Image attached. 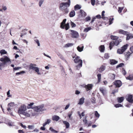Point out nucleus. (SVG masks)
Masks as SVG:
<instances>
[{"mask_svg": "<svg viewBox=\"0 0 133 133\" xmlns=\"http://www.w3.org/2000/svg\"><path fill=\"white\" fill-rule=\"evenodd\" d=\"M68 2H62L59 4V9L62 11H63L65 13L67 14L69 10L68 8L70 5L71 1L70 0H68Z\"/></svg>", "mask_w": 133, "mask_h": 133, "instance_id": "obj_1", "label": "nucleus"}, {"mask_svg": "<svg viewBox=\"0 0 133 133\" xmlns=\"http://www.w3.org/2000/svg\"><path fill=\"white\" fill-rule=\"evenodd\" d=\"M26 106L24 104H22L18 108V113L20 116H21L20 115H22L25 116L29 117L30 116V114L26 111Z\"/></svg>", "mask_w": 133, "mask_h": 133, "instance_id": "obj_2", "label": "nucleus"}, {"mask_svg": "<svg viewBox=\"0 0 133 133\" xmlns=\"http://www.w3.org/2000/svg\"><path fill=\"white\" fill-rule=\"evenodd\" d=\"M74 58H75L74 59V61L75 63H76L78 64V65H76V69L79 70L82 66V61L80 59V57L76 56V55L75 57H72Z\"/></svg>", "mask_w": 133, "mask_h": 133, "instance_id": "obj_3", "label": "nucleus"}, {"mask_svg": "<svg viewBox=\"0 0 133 133\" xmlns=\"http://www.w3.org/2000/svg\"><path fill=\"white\" fill-rule=\"evenodd\" d=\"M0 61L2 62L0 63V67L2 66L5 64L6 63H11V60L9 58L6 56L0 58Z\"/></svg>", "mask_w": 133, "mask_h": 133, "instance_id": "obj_4", "label": "nucleus"}, {"mask_svg": "<svg viewBox=\"0 0 133 133\" xmlns=\"http://www.w3.org/2000/svg\"><path fill=\"white\" fill-rule=\"evenodd\" d=\"M34 109L35 111L38 112H42L46 110L44 105L43 104L34 107Z\"/></svg>", "mask_w": 133, "mask_h": 133, "instance_id": "obj_5", "label": "nucleus"}, {"mask_svg": "<svg viewBox=\"0 0 133 133\" xmlns=\"http://www.w3.org/2000/svg\"><path fill=\"white\" fill-rule=\"evenodd\" d=\"M37 65L36 64H31L29 67L30 70H32L35 71L38 75H41L43 74V73H41L39 72V70L38 68L36 67Z\"/></svg>", "mask_w": 133, "mask_h": 133, "instance_id": "obj_6", "label": "nucleus"}, {"mask_svg": "<svg viewBox=\"0 0 133 133\" xmlns=\"http://www.w3.org/2000/svg\"><path fill=\"white\" fill-rule=\"evenodd\" d=\"M66 19H64L63 21L61 22V24L60 27L62 29H65L66 30H68L69 28V23H67L66 24H65Z\"/></svg>", "mask_w": 133, "mask_h": 133, "instance_id": "obj_7", "label": "nucleus"}, {"mask_svg": "<svg viewBox=\"0 0 133 133\" xmlns=\"http://www.w3.org/2000/svg\"><path fill=\"white\" fill-rule=\"evenodd\" d=\"M71 32V35L72 37L74 38H77L79 37V34L78 32L76 31L72 30H70Z\"/></svg>", "mask_w": 133, "mask_h": 133, "instance_id": "obj_8", "label": "nucleus"}, {"mask_svg": "<svg viewBox=\"0 0 133 133\" xmlns=\"http://www.w3.org/2000/svg\"><path fill=\"white\" fill-rule=\"evenodd\" d=\"M94 85L92 84H88L87 85H85L84 86L86 90L87 91H88L89 90H91L93 87Z\"/></svg>", "mask_w": 133, "mask_h": 133, "instance_id": "obj_9", "label": "nucleus"}, {"mask_svg": "<svg viewBox=\"0 0 133 133\" xmlns=\"http://www.w3.org/2000/svg\"><path fill=\"white\" fill-rule=\"evenodd\" d=\"M127 100L129 103H132L133 102V96L131 95H128L126 96Z\"/></svg>", "mask_w": 133, "mask_h": 133, "instance_id": "obj_10", "label": "nucleus"}, {"mask_svg": "<svg viewBox=\"0 0 133 133\" xmlns=\"http://www.w3.org/2000/svg\"><path fill=\"white\" fill-rule=\"evenodd\" d=\"M16 105V104H15V103L14 102H11L10 103H9L8 105V108L7 109L8 111L9 112H10V110H11L10 107H13L15 106Z\"/></svg>", "mask_w": 133, "mask_h": 133, "instance_id": "obj_11", "label": "nucleus"}, {"mask_svg": "<svg viewBox=\"0 0 133 133\" xmlns=\"http://www.w3.org/2000/svg\"><path fill=\"white\" fill-rule=\"evenodd\" d=\"M116 87H119L122 85V82L120 80H117L114 82Z\"/></svg>", "mask_w": 133, "mask_h": 133, "instance_id": "obj_12", "label": "nucleus"}, {"mask_svg": "<svg viewBox=\"0 0 133 133\" xmlns=\"http://www.w3.org/2000/svg\"><path fill=\"white\" fill-rule=\"evenodd\" d=\"M126 35H127L126 39L127 40H128L133 38V35L129 34L128 32H127V34Z\"/></svg>", "mask_w": 133, "mask_h": 133, "instance_id": "obj_13", "label": "nucleus"}, {"mask_svg": "<svg viewBox=\"0 0 133 133\" xmlns=\"http://www.w3.org/2000/svg\"><path fill=\"white\" fill-rule=\"evenodd\" d=\"M60 119L59 117L57 115H54L52 116V119L53 121H58Z\"/></svg>", "mask_w": 133, "mask_h": 133, "instance_id": "obj_14", "label": "nucleus"}, {"mask_svg": "<svg viewBox=\"0 0 133 133\" xmlns=\"http://www.w3.org/2000/svg\"><path fill=\"white\" fill-rule=\"evenodd\" d=\"M63 123L66 126V128H69L70 126V124L69 123L66 121H63Z\"/></svg>", "mask_w": 133, "mask_h": 133, "instance_id": "obj_15", "label": "nucleus"}, {"mask_svg": "<svg viewBox=\"0 0 133 133\" xmlns=\"http://www.w3.org/2000/svg\"><path fill=\"white\" fill-rule=\"evenodd\" d=\"M118 32L119 34H122L124 35H126L128 32L127 31H125L121 29L119 30Z\"/></svg>", "mask_w": 133, "mask_h": 133, "instance_id": "obj_16", "label": "nucleus"}, {"mask_svg": "<svg viewBox=\"0 0 133 133\" xmlns=\"http://www.w3.org/2000/svg\"><path fill=\"white\" fill-rule=\"evenodd\" d=\"M99 90L103 95H105L106 93V90L102 88H99Z\"/></svg>", "mask_w": 133, "mask_h": 133, "instance_id": "obj_17", "label": "nucleus"}, {"mask_svg": "<svg viewBox=\"0 0 133 133\" xmlns=\"http://www.w3.org/2000/svg\"><path fill=\"white\" fill-rule=\"evenodd\" d=\"M128 45H129L128 44H126V45L123 46L121 48L122 50L124 52L127 48V47Z\"/></svg>", "mask_w": 133, "mask_h": 133, "instance_id": "obj_18", "label": "nucleus"}, {"mask_svg": "<svg viewBox=\"0 0 133 133\" xmlns=\"http://www.w3.org/2000/svg\"><path fill=\"white\" fill-rule=\"evenodd\" d=\"M80 13L81 15L83 17H84L87 15L86 13L83 10H80Z\"/></svg>", "mask_w": 133, "mask_h": 133, "instance_id": "obj_19", "label": "nucleus"}, {"mask_svg": "<svg viewBox=\"0 0 133 133\" xmlns=\"http://www.w3.org/2000/svg\"><path fill=\"white\" fill-rule=\"evenodd\" d=\"M117 63L118 61L114 59L110 60V64L111 65H114L117 64Z\"/></svg>", "mask_w": 133, "mask_h": 133, "instance_id": "obj_20", "label": "nucleus"}, {"mask_svg": "<svg viewBox=\"0 0 133 133\" xmlns=\"http://www.w3.org/2000/svg\"><path fill=\"white\" fill-rule=\"evenodd\" d=\"M84 97H82L79 99L78 104L79 105H82L84 103Z\"/></svg>", "mask_w": 133, "mask_h": 133, "instance_id": "obj_21", "label": "nucleus"}, {"mask_svg": "<svg viewBox=\"0 0 133 133\" xmlns=\"http://www.w3.org/2000/svg\"><path fill=\"white\" fill-rule=\"evenodd\" d=\"M118 102L119 103H121L123 101L124 98L123 97H118L117 99Z\"/></svg>", "mask_w": 133, "mask_h": 133, "instance_id": "obj_22", "label": "nucleus"}, {"mask_svg": "<svg viewBox=\"0 0 133 133\" xmlns=\"http://www.w3.org/2000/svg\"><path fill=\"white\" fill-rule=\"evenodd\" d=\"M51 121V120L50 119H47L46 122L43 124V126L44 127H45L46 124H49L50 122Z\"/></svg>", "mask_w": 133, "mask_h": 133, "instance_id": "obj_23", "label": "nucleus"}, {"mask_svg": "<svg viewBox=\"0 0 133 133\" xmlns=\"http://www.w3.org/2000/svg\"><path fill=\"white\" fill-rule=\"evenodd\" d=\"M99 50L101 52H103L105 50V47L104 45H101L99 47Z\"/></svg>", "mask_w": 133, "mask_h": 133, "instance_id": "obj_24", "label": "nucleus"}, {"mask_svg": "<svg viewBox=\"0 0 133 133\" xmlns=\"http://www.w3.org/2000/svg\"><path fill=\"white\" fill-rule=\"evenodd\" d=\"M112 41L113 42H114V44L115 46H117L119 43V42L118 40H112Z\"/></svg>", "mask_w": 133, "mask_h": 133, "instance_id": "obj_25", "label": "nucleus"}, {"mask_svg": "<svg viewBox=\"0 0 133 133\" xmlns=\"http://www.w3.org/2000/svg\"><path fill=\"white\" fill-rule=\"evenodd\" d=\"M34 104V103H30V104H28V106L27 107V108L28 109L31 108L34 109V108H33L32 106Z\"/></svg>", "mask_w": 133, "mask_h": 133, "instance_id": "obj_26", "label": "nucleus"}, {"mask_svg": "<svg viewBox=\"0 0 133 133\" xmlns=\"http://www.w3.org/2000/svg\"><path fill=\"white\" fill-rule=\"evenodd\" d=\"M105 69V66L102 65L101 66L99 69L98 71L100 72H101L104 70Z\"/></svg>", "mask_w": 133, "mask_h": 133, "instance_id": "obj_27", "label": "nucleus"}, {"mask_svg": "<svg viewBox=\"0 0 133 133\" xmlns=\"http://www.w3.org/2000/svg\"><path fill=\"white\" fill-rule=\"evenodd\" d=\"M70 17H72L75 16V12L74 10L71 11L70 13Z\"/></svg>", "mask_w": 133, "mask_h": 133, "instance_id": "obj_28", "label": "nucleus"}, {"mask_svg": "<svg viewBox=\"0 0 133 133\" xmlns=\"http://www.w3.org/2000/svg\"><path fill=\"white\" fill-rule=\"evenodd\" d=\"M0 53L1 55H2L3 54H6L7 52L5 50L2 49L0 50Z\"/></svg>", "mask_w": 133, "mask_h": 133, "instance_id": "obj_29", "label": "nucleus"}, {"mask_svg": "<svg viewBox=\"0 0 133 133\" xmlns=\"http://www.w3.org/2000/svg\"><path fill=\"white\" fill-rule=\"evenodd\" d=\"M83 46H82L81 47H80L79 46H78L77 47V49L79 51L81 52L83 50Z\"/></svg>", "mask_w": 133, "mask_h": 133, "instance_id": "obj_30", "label": "nucleus"}, {"mask_svg": "<svg viewBox=\"0 0 133 133\" xmlns=\"http://www.w3.org/2000/svg\"><path fill=\"white\" fill-rule=\"evenodd\" d=\"M124 52L121 49H118L117 50V53L119 54H122Z\"/></svg>", "mask_w": 133, "mask_h": 133, "instance_id": "obj_31", "label": "nucleus"}, {"mask_svg": "<svg viewBox=\"0 0 133 133\" xmlns=\"http://www.w3.org/2000/svg\"><path fill=\"white\" fill-rule=\"evenodd\" d=\"M91 27H88L85 28L84 30V31L85 32H87L91 30Z\"/></svg>", "mask_w": 133, "mask_h": 133, "instance_id": "obj_32", "label": "nucleus"}, {"mask_svg": "<svg viewBox=\"0 0 133 133\" xmlns=\"http://www.w3.org/2000/svg\"><path fill=\"white\" fill-rule=\"evenodd\" d=\"M74 45V44L73 43H68L67 44H66L65 46L64 47H70Z\"/></svg>", "mask_w": 133, "mask_h": 133, "instance_id": "obj_33", "label": "nucleus"}, {"mask_svg": "<svg viewBox=\"0 0 133 133\" xmlns=\"http://www.w3.org/2000/svg\"><path fill=\"white\" fill-rule=\"evenodd\" d=\"M75 10H77L81 8V7L78 5L77 4L74 7Z\"/></svg>", "mask_w": 133, "mask_h": 133, "instance_id": "obj_34", "label": "nucleus"}, {"mask_svg": "<svg viewBox=\"0 0 133 133\" xmlns=\"http://www.w3.org/2000/svg\"><path fill=\"white\" fill-rule=\"evenodd\" d=\"M126 79L130 80L133 79V75H130L128 77H126Z\"/></svg>", "mask_w": 133, "mask_h": 133, "instance_id": "obj_35", "label": "nucleus"}, {"mask_svg": "<svg viewBox=\"0 0 133 133\" xmlns=\"http://www.w3.org/2000/svg\"><path fill=\"white\" fill-rule=\"evenodd\" d=\"M111 38L113 40H118L117 39L118 38V37L114 36H111Z\"/></svg>", "mask_w": 133, "mask_h": 133, "instance_id": "obj_36", "label": "nucleus"}, {"mask_svg": "<svg viewBox=\"0 0 133 133\" xmlns=\"http://www.w3.org/2000/svg\"><path fill=\"white\" fill-rule=\"evenodd\" d=\"M114 42H113L112 41L110 44L109 48L110 50L111 49L112 47L114 46V45H115L114 44Z\"/></svg>", "mask_w": 133, "mask_h": 133, "instance_id": "obj_37", "label": "nucleus"}, {"mask_svg": "<svg viewBox=\"0 0 133 133\" xmlns=\"http://www.w3.org/2000/svg\"><path fill=\"white\" fill-rule=\"evenodd\" d=\"M97 76L98 77V82H99L101 81V75L100 74H98L97 75Z\"/></svg>", "mask_w": 133, "mask_h": 133, "instance_id": "obj_38", "label": "nucleus"}, {"mask_svg": "<svg viewBox=\"0 0 133 133\" xmlns=\"http://www.w3.org/2000/svg\"><path fill=\"white\" fill-rule=\"evenodd\" d=\"M95 115L96 117L97 118H98L99 117L100 115L97 111H95Z\"/></svg>", "mask_w": 133, "mask_h": 133, "instance_id": "obj_39", "label": "nucleus"}, {"mask_svg": "<svg viewBox=\"0 0 133 133\" xmlns=\"http://www.w3.org/2000/svg\"><path fill=\"white\" fill-rule=\"evenodd\" d=\"M124 8L123 7H119L118 8V12L119 13H121L122 12V11Z\"/></svg>", "mask_w": 133, "mask_h": 133, "instance_id": "obj_40", "label": "nucleus"}, {"mask_svg": "<svg viewBox=\"0 0 133 133\" xmlns=\"http://www.w3.org/2000/svg\"><path fill=\"white\" fill-rule=\"evenodd\" d=\"M109 57V56L108 54L105 53V54L104 58L106 59H108Z\"/></svg>", "mask_w": 133, "mask_h": 133, "instance_id": "obj_41", "label": "nucleus"}, {"mask_svg": "<svg viewBox=\"0 0 133 133\" xmlns=\"http://www.w3.org/2000/svg\"><path fill=\"white\" fill-rule=\"evenodd\" d=\"M25 72V71H22L20 72H18L16 73V75H20L21 74L24 73Z\"/></svg>", "mask_w": 133, "mask_h": 133, "instance_id": "obj_42", "label": "nucleus"}, {"mask_svg": "<svg viewBox=\"0 0 133 133\" xmlns=\"http://www.w3.org/2000/svg\"><path fill=\"white\" fill-rule=\"evenodd\" d=\"M49 130H50L52 132L55 133H57L58 131L50 127L49 128Z\"/></svg>", "mask_w": 133, "mask_h": 133, "instance_id": "obj_43", "label": "nucleus"}, {"mask_svg": "<svg viewBox=\"0 0 133 133\" xmlns=\"http://www.w3.org/2000/svg\"><path fill=\"white\" fill-rule=\"evenodd\" d=\"M34 41L36 42V43L37 44L38 46H40V44L39 42V41L37 39H34Z\"/></svg>", "mask_w": 133, "mask_h": 133, "instance_id": "obj_44", "label": "nucleus"}, {"mask_svg": "<svg viewBox=\"0 0 133 133\" xmlns=\"http://www.w3.org/2000/svg\"><path fill=\"white\" fill-rule=\"evenodd\" d=\"M115 107L116 108H118L120 107H122L123 105L121 104H115Z\"/></svg>", "mask_w": 133, "mask_h": 133, "instance_id": "obj_45", "label": "nucleus"}, {"mask_svg": "<svg viewBox=\"0 0 133 133\" xmlns=\"http://www.w3.org/2000/svg\"><path fill=\"white\" fill-rule=\"evenodd\" d=\"M44 2V0H39V5L40 7H41L42 4Z\"/></svg>", "mask_w": 133, "mask_h": 133, "instance_id": "obj_46", "label": "nucleus"}, {"mask_svg": "<svg viewBox=\"0 0 133 133\" xmlns=\"http://www.w3.org/2000/svg\"><path fill=\"white\" fill-rule=\"evenodd\" d=\"M10 90H9L7 92V95L8 97H11L12 95H10Z\"/></svg>", "mask_w": 133, "mask_h": 133, "instance_id": "obj_47", "label": "nucleus"}, {"mask_svg": "<svg viewBox=\"0 0 133 133\" xmlns=\"http://www.w3.org/2000/svg\"><path fill=\"white\" fill-rule=\"evenodd\" d=\"M113 20H114V18H113L112 19L110 18L109 19V25L111 24H112V23H113L112 21H113Z\"/></svg>", "mask_w": 133, "mask_h": 133, "instance_id": "obj_48", "label": "nucleus"}, {"mask_svg": "<svg viewBox=\"0 0 133 133\" xmlns=\"http://www.w3.org/2000/svg\"><path fill=\"white\" fill-rule=\"evenodd\" d=\"M124 64L123 63H121L117 65L116 66V68H118L119 67H122L124 65Z\"/></svg>", "mask_w": 133, "mask_h": 133, "instance_id": "obj_49", "label": "nucleus"}, {"mask_svg": "<svg viewBox=\"0 0 133 133\" xmlns=\"http://www.w3.org/2000/svg\"><path fill=\"white\" fill-rule=\"evenodd\" d=\"M71 25L72 27H74L76 26V24L72 22H71Z\"/></svg>", "mask_w": 133, "mask_h": 133, "instance_id": "obj_50", "label": "nucleus"}, {"mask_svg": "<svg viewBox=\"0 0 133 133\" xmlns=\"http://www.w3.org/2000/svg\"><path fill=\"white\" fill-rule=\"evenodd\" d=\"M131 54V53L130 52H127L125 54V56L127 57L128 58L130 56Z\"/></svg>", "mask_w": 133, "mask_h": 133, "instance_id": "obj_51", "label": "nucleus"}, {"mask_svg": "<svg viewBox=\"0 0 133 133\" xmlns=\"http://www.w3.org/2000/svg\"><path fill=\"white\" fill-rule=\"evenodd\" d=\"M96 99L94 97H93L91 99V101L93 103H95Z\"/></svg>", "mask_w": 133, "mask_h": 133, "instance_id": "obj_52", "label": "nucleus"}, {"mask_svg": "<svg viewBox=\"0 0 133 133\" xmlns=\"http://www.w3.org/2000/svg\"><path fill=\"white\" fill-rule=\"evenodd\" d=\"M90 19L91 18L89 16H88L85 18V20L86 22H87L89 21L90 20Z\"/></svg>", "mask_w": 133, "mask_h": 133, "instance_id": "obj_53", "label": "nucleus"}, {"mask_svg": "<svg viewBox=\"0 0 133 133\" xmlns=\"http://www.w3.org/2000/svg\"><path fill=\"white\" fill-rule=\"evenodd\" d=\"M7 124L9 126L14 125V123L11 122H8L7 123Z\"/></svg>", "mask_w": 133, "mask_h": 133, "instance_id": "obj_54", "label": "nucleus"}, {"mask_svg": "<svg viewBox=\"0 0 133 133\" xmlns=\"http://www.w3.org/2000/svg\"><path fill=\"white\" fill-rule=\"evenodd\" d=\"M83 121L84 123L86 125L87 124V120L86 119V118L84 119L83 120Z\"/></svg>", "mask_w": 133, "mask_h": 133, "instance_id": "obj_55", "label": "nucleus"}, {"mask_svg": "<svg viewBox=\"0 0 133 133\" xmlns=\"http://www.w3.org/2000/svg\"><path fill=\"white\" fill-rule=\"evenodd\" d=\"M111 78L112 79H114L115 78V74H112L111 75Z\"/></svg>", "mask_w": 133, "mask_h": 133, "instance_id": "obj_56", "label": "nucleus"}, {"mask_svg": "<svg viewBox=\"0 0 133 133\" xmlns=\"http://www.w3.org/2000/svg\"><path fill=\"white\" fill-rule=\"evenodd\" d=\"M92 5L94 6L95 5V0H91Z\"/></svg>", "mask_w": 133, "mask_h": 133, "instance_id": "obj_57", "label": "nucleus"}, {"mask_svg": "<svg viewBox=\"0 0 133 133\" xmlns=\"http://www.w3.org/2000/svg\"><path fill=\"white\" fill-rule=\"evenodd\" d=\"M20 69H21V67H15L14 68V70L15 71L16 70H17Z\"/></svg>", "mask_w": 133, "mask_h": 133, "instance_id": "obj_58", "label": "nucleus"}, {"mask_svg": "<svg viewBox=\"0 0 133 133\" xmlns=\"http://www.w3.org/2000/svg\"><path fill=\"white\" fill-rule=\"evenodd\" d=\"M28 128L30 129H32L34 128V126L33 125H28Z\"/></svg>", "mask_w": 133, "mask_h": 133, "instance_id": "obj_59", "label": "nucleus"}, {"mask_svg": "<svg viewBox=\"0 0 133 133\" xmlns=\"http://www.w3.org/2000/svg\"><path fill=\"white\" fill-rule=\"evenodd\" d=\"M105 12L104 11H103L102 12V18H103L104 16V14L105 13Z\"/></svg>", "mask_w": 133, "mask_h": 133, "instance_id": "obj_60", "label": "nucleus"}, {"mask_svg": "<svg viewBox=\"0 0 133 133\" xmlns=\"http://www.w3.org/2000/svg\"><path fill=\"white\" fill-rule=\"evenodd\" d=\"M96 18L98 19H100L101 18V15H97L96 16Z\"/></svg>", "mask_w": 133, "mask_h": 133, "instance_id": "obj_61", "label": "nucleus"}, {"mask_svg": "<svg viewBox=\"0 0 133 133\" xmlns=\"http://www.w3.org/2000/svg\"><path fill=\"white\" fill-rule=\"evenodd\" d=\"M80 93V92L78 90H76L75 91V93L76 95H78Z\"/></svg>", "mask_w": 133, "mask_h": 133, "instance_id": "obj_62", "label": "nucleus"}, {"mask_svg": "<svg viewBox=\"0 0 133 133\" xmlns=\"http://www.w3.org/2000/svg\"><path fill=\"white\" fill-rule=\"evenodd\" d=\"M40 129L43 130H45V128L43 126V127H41Z\"/></svg>", "mask_w": 133, "mask_h": 133, "instance_id": "obj_63", "label": "nucleus"}, {"mask_svg": "<svg viewBox=\"0 0 133 133\" xmlns=\"http://www.w3.org/2000/svg\"><path fill=\"white\" fill-rule=\"evenodd\" d=\"M130 50L132 53H133V46H131L130 48Z\"/></svg>", "mask_w": 133, "mask_h": 133, "instance_id": "obj_64", "label": "nucleus"}]
</instances>
